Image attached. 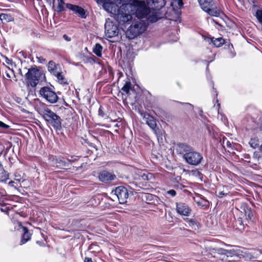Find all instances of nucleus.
Masks as SVG:
<instances>
[{
    "mask_svg": "<svg viewBox=\"0 0 262 262\" xmlns=\"http://www.w3.org/2000/svg\"><path fill=\"white\" fill-rule=\"evenodd\" d=\"M132 3L136 8V16L139 18L147 17L151 23L162 17L159 10L166 4L165 0H132Z\"/></svg>",
    "mask_w": 262,
    "mask_h": 262,
    "instance_id": "f257e3e1",
    "label": "nucleus"
},
{
    "mask_svg": "<svg viewBox=\"0 0 262 262\" xmlns=\"http://www.w3.org/2000/svg\"><path fill=\"white\" fill-rule=\"evenodd\" d=\"M39 113L48 123L56 130L61 128V119L56 113L52 111L45 104H42L38 109Z\"/></svg>",
    "mask_w": 262,
    "mask_h": 262,
    "instance_id": "f03ea898",
    "label": "nucleus"
},
{
    "mask_svg": "<svg viewBox=\"0 0 262 262\" xmlns=\"http://www.w3.org/2000/svg\"><path fill=\"white\" fill-rule=\"evenodd\" d=\"M25 78L28 86L35 88L38 84L46 81V76L43 72L37 68L28 69Z\"/></svg>",
    "mask_w": 262,
    "mask_h": 262,
    "instance_id": "7ed1b4c3",
    "label": "nucleus"
},
{
    "mask_svg": "<svg viewBox=\"0 0 262 262\" xmlns=\"http://www.w3.org/2000/svg\"><path fill=\"white\" fill-rule=\"evenodd\" d=\"M146 20H139L132 25L126 32V35L130 39H134L143 33L147 28L150 21ZM150 23H151L150 22Z\"/></svg>",
    "mask_w": 262,
    "mask_h": 262,
    "instance_id": "20e7f679",
    "label": "nucleus"
},
{
    "mask_svg": "<svg viewBox=\"0 0 262 262\" xmlns=\"http://www.w3.org/2000/svg\"><path fill=\"white\" fill-rule=\"evenodd\" d=\"M130 5L123 4L120 7L119 12L117 13L114 18L120 24H123L132 20L133 17L129 12Z\"/></svg>",
    "mask_w": 262,
    "mask_h": 262,
    "instance_id": "39448f33",
    "label": "nucleus"
},
{
    "mask_svg": "<svg viewBox=\"0 0 262 262\" xmlns=\"http://www.w3.org/2000/svg\"><path fill=\"white\" fill-rule=\"evenodd\" d=\"M201 8L210 15L219 16L221 11L215 5L213 0H198Z\"/></svg>",
    "mask_w": 262,
    "mask_h": 262,
    "instance_id": "423d86ee",
    "label": "nucleus"
},
{
    "mask_svg": "<svg viewBox=\"0 0 262 262\" xmlns=\"http://www.w3.org/2000/svg\"><path fill=\"white\" fill-rule=\"evenodd\" d=\"M183 157L188 164L194 166L200 164L203 159L201 153L192 150L190 152L184 154Z\"/></svg>",
    "mask_w": 262,
    "mask_h": 262,
    "instance_id": "0eeeda50",
    "label": "nucleus"
},
{
    "mask_svg": "<svg viewBox=\"0 0 262 262\" xmlns=\"http://www.w3.org/2000/svg\"><path fill=\"white\" fill-rule=\"evenodd\" d=\"M39 94L47 101L50 103L57 102L59 99L56 93L48 86L41 88L39 91Z\"/></svg>",
    "mask_w": 262,
    "mask_h": 262,
    "instance_id": "6e6552de",
    "label": "nucleus"
},
{
    "mask_svg": "<svg viewBox=\"0 0 262 262\" xmlns=\"http://www.w3.org/2000/svg\"><path fill=\"white\" fill-rule=\"evenodd\" d=\"M119 32L118 26L109 20H107L105 24V35L108 38H113L117 36Z\"/></svg>",
    "mask_w": 262,
    "mask_h": 262,
    "instance_id": "1a4fd4ad",
    "label": "nucleus"
},
{
    "mask_svg": "<svg viewBox=\"0 0 262 262\" xmlns=\"http://www.w3.org/2000/svg\"><path fill=\"white\" fill-rule=\"evenodd\" d=\"M98 178L102 183L110 184L117 179V176L113 172L103 170L99 172Z\"/></svg>",
    "mask_w": 262,
    "mask_h": 262,
    "instance_id": "9d476101",
    "label": "nucleus"
},
{
    "mask_svg": "<svg viewBox=\"0 0 262 262\" xmlns=\"http://www.w3.org/2000/svg\"><path fill=\"white\" fill-rule=\"evenodd\" d=\"M114 192L120 204H124L126 202V200L128 197V192L125 187L118 186L115 189Z\"/></svg>",
    "mask_w": 262,
    "mask_h": 262,
    "instance_id": "9b49d317",
    "label": "nucleus"
},
{
    "mask_svg": "<svg viewBox=\"0 0 262 262\" xmlns=\"http://www.w3.org/2000/svg\"><path fill=\"white\" fill-rule=\"evenodd\" d=\"M103 3L104 9L108 12L111 13L112 16L114 17L117 13L119 12L120 7L116 4L110 2H104Z\"/></svg>",
    "mask_w": 262,
    "mask_h": 262,
    "instance_id": "f8f14e48",
    "label": "nucleus"
},
{
    "mask_svg": "<svg viewBox=\"0 0 262 262\" xmlns=\"http://www.w3.org/2000/svg\"><path fill=\"white\" fill-rule=\"evenodd\" d=\"M176 209L179 214L184 216H189L191 212L188 205L183 202L176 203Z\"/></svg>",
    "mask_w": 262,
    "mask_h": 262,
    "instance_id": "ddd939ff",
    "label": "nucleus"
},
{
    "mask_svg": "<svg viewBox=\"0 0 262 262\" xmlns=\"http://www.w3.org/2000/svg\"><path fill=\"white\" fill-rule=\"evenodd\" d=\"M66 6L67 8L75 12L76 13L78 14L80 17L82 18H85L86 17L85 11L83 8L79 6L74 5L71 4H67Z\"/></svg>",
    "mask_w": 262,
    "mask_h": 262,
    "instance_id": "4468645a",
    "label": "nucleus"
},
{
    "mask_svg": "<svg viewBox=\"0 0 262 262\" xmlns=\"http://www.w3.org/2000/svg\"><path fill=\"white\" fill-rule=\"evenodd\" d=\"M3 71H4L3 74L4 78L9 81H11V79L14 78L15 81H17L13 68L5 66H4Z\"/></svg>",
    "mask_w": 262,
    "mask_h": 262,
    "instance_id": "2eb2a0df",
    "label": "nucleus"
},
{
    "mask_svg": "<svg viewBox=\"0 0 262 262\" xmlns=\"http://www.w3.org/2000/svg\"><path fill=\"white\" fill-rule=\"evenodd\" d=\"M144 118L146 121V124L149 126V127L156 133L158 128L157 127L156 119L149 114L145 115Z\"/></svg>",
    "mask_w": 262,
    "mask_h": 262,
    "instance_id": "dca6fc26",
    "label": "nucleus"
},
{
    "mask_svg": "<svg viewBox=\"0 0 262 262\" xmlns=\"http://www.w3.org/2000/svg\"><path fill=\"white\" fill-rule=\"evenodd\" d=\"M74 161V160L72 159H68L67 161H66L63 158H59L56 160L57 167L68 168L70 166V163Z\"/></svg>",
    "mask_w": 262,
    "mask_h": 262,
    "instance_id": "f3484780",
    "label": "nucleus"
},
{
    "mask_svg": "<svg viewBox=\"0 0 262 262\" xmlns=\"http://www.w3.org/2000/svg\"><path fill=\"white\" fill-rule=\"evenodd\" d=\"M241 251L237 248H233L229 250H226L225 255L228 257H241L242 255L241 253Z\"/></svg>",
    "mask_w": 262,
    "mask_h": 262,
    "instance_id": "a211bd4d",
    "label": "nucleus"
},
{
    "mask_svg": "<svg viewBox=\"0 0 262 262\" xmlns=\"http://www.w3.org/2000/svg\"><path fill=\"white\" fill-rule=\"evenodd\" d=\"M24 233L20 241V245H23L30 241L31 239V233L29 232V230L27 227L23 228Z\"/></svg>",
    "mask_w": 262,
    "mask_h": 262,
    "instance_id": "6ab92c4d",
    "label": "nucleus"
},
{
    "mask_svg": "<svg viewBox=\"0 0 262 262\" xmlns=\"http://www.w3.org/2000/svg\"><path fill=\"white\" fill-rule=\"evenodd\" d=\"M0 168L2 170L0 172V182L6 183L9 179V173L4 169L2 164H0Z\"/></svg>",
    "mask_w": 262,
    "mask_h": 262,
    "instance_id": "aec40b11",
    "label": "nucleus"
},
{
    "mask_svg": "<svg viewBox=\"0 0 262 262\" xmlns=\"http://www.w3.org/2000/svg\"><path fill=\"white\" fill-rule=\"evenodd\" d=\"M260 255V251L258 250H254L251 252L246 253V257L250 260H253L254 259L258 258Z\"/></svg>",
    "mask_w": 262,
    "mask_h": 262,
    "instance_id": "412c9836",
    "label": "nucleus"
},
{
    "mask_svg": "<svg viewBox=\"0 0 262 262\" xmlns=\"http://www.w3.org/2000/svg\"><path fill=\"white\" fill-rule=\"evenodd\" d=\"M132 84L129 81H126L123 86L121 89V91L123 92V94H125L127 96L130 95V90H132Z\"/></svg>",
    "mask_w": 262,
    "mask_h": 262,
    "instance_id": "4be33fe9",
    "label": "nucleus"
},
{
    "mask_svg": "<svg viewBox=\"0 0 262 262\" xmlns=\"http://www.w3.org/2000/svg\"><path fill=\"white\" fill-rule=\"evenodd\" d=\"M177 146L180 150V152L183 151L187 153L192 150V147L185 143H179Z\"/></svg>",
    "mask_w": 262,
    "mask_h": 262,
    "instance_id": "5701e85b",
    "label": "nucleus"
},
{
    "mask_svg": "<svg viewBox=\"0 0 262 262\" xmlns=\"http://www.w3.org/2000/svg\"><path fill=\"white\" fill-rule=\"evenodd\" d=\"M211 42L215 47H220L225 43V40L222 38H211Z\"/></svg>",
    "mask_w": 262,
    "mask_h": 262,
    "instance_id": "b1692460",
    "label": "nucleus"
},
{
    "mask_svg": "<svg viewBox=\"0 0 262 262\" xmlns=\"http://www.w3.org/2000/svg\"><path fill=\"white\" fill-rule=\"evenodd\" d=\"M235 226L236 229L242 231L245 230V225L241 217H238L235 222Z\"/></svg>",
    "mask_w": 262,
    "mask_h": 262,
    "instance_id": "393cba45",
    "label": "nucleus"
},
{
    "mask_svg": "<svg viewBox=\"0 0 262 262\" xmlns=\"http://www.w3.org/2000/svg\"><path fill=\"white\" fill-rule=\"evenodd\" d=\"M48 71L53 75H55V74L57 73L56 71L57 69V65L53 61H50L49 62L48 65Z\"/></svg>",
    "mask_w": 262,
    "mask_h": 262,
    "instance_id": "a878e982",
    "label": "nucleus"
},
{
    "mask_svg": "<svg viewBox=\"0 0 262 262\" xmlns=\"http://www.w3.org/2000/svg\"><path fill=\"white\" fill-rule=\"evenodd\" d=\"M102 47L100 43H96L93 48V52L98 57H101Z\"/></svg>",
    "mask_w": 262,
    "mask_h": 262,
    "instance_id": "bb28decb",
    "label": "nucleus"
},
{
    "mask_svg": "<svg viewBox=\"0 0 262 262\" xmlns=\"http://www.w3.org/2000/svg\"><path fill=\"white\" fill-rule=\"evenodd\" d=\"M57 6L55 9L57 12L59 13L64 10V2L63 0H57Z\"/></svg>",
    "mask_w": 262,
    "mask_h": 262,
    "instance_id": "cd10ccee",
    "label": "nucleus"
},
{
    "mask_svg": "<svg viewBox=\"0 0 262 262\" xmlns=\"http://www.w3.org/2000/svg\"><path fill=\"white\" fill-rule=\"evenodd\" d=\"M57 78L58 82L61 84L67 83V80L62 75V72H58L54 75Z\"/></svg>",
    "mask_w": 262,
    "mask_h": 262,
    "instance_id": "c85d7f7f",
    "label": "nucleus"
},
{
    "mask_svg": "<svg viewBox=\"0 0 262 262\" xmlns=\"http://www.w3.org/2000/svg\"><path fill=\"white\" fill-rule=\"evenodd\" d=\"M98 115L99 117L105 119H107L108 118V116L107 113H106L105 109L102 106H100L98 110Z\"/></svg>",
    "mask_w": 262,
    "mask_h": 262,
    "instance_id": "c756f323",
    "label": "nucleus"
},
{
    "mask_svg": "<svg viewBox=\"0 0 262 262\" xmlns=\"http://www.w3.org/2000/svg\"><path fill=\"white\" fill-rule=\"evenodd\" d=\"M186 222L189 224V225L190 226H191L192 228H194V229H196V228H195V226L196 227H198V225H196V223L195 222V221L191 219H187L186 220Z\"/></svg>",
    "mask_w": 262,
    "mask_h": 262,
    "instance_id": "7c9ffc66",
    "label": "nucleus"
},
{
    "mask_svg": "<svg viewBox=\"0 0 262 262\" xmlns=\"http://www.w3.org/2000/svg\"><path fill=\"white\" fill-rule=\"evenodd\" d=\"M10 16L6 14L2 13L0 14V19L2 21H6V22H8L10 20Z\"/></svg>",
    "mask_w": 262,
    "mask_h": 262,
    "instance_id": "2f4dec72",
    "label": "nucleus"
},
{
    "mask_svg": "<svg viewBox=\"0 0 262 262\" xmlns=\"http://www.w3.org/2000/svg\"><path fill=\"white\" fill-rule=\"evenodd\" d=\"M243 210H244V215L246 217V218L247 217L249 213V214L251 213V212L252 211L251 208H249V207H248L247 206H244Z\"/></svg>",
    "mask_w": 262,
    "mask_h": 262,
    "instance_id": "473e14b6",
    "label": "nucleus"
},
{
    "mask_svg": "<svg viewBox=\"0 0 262 262\" xmlns=\"http://www.w3.org/2000/svg\"><path fill=\"white\" fill-rule=\"evenodd\" d=\"M256 16L259 23L262 24V10H258L256 11Z\"/></svg>",
    "mask_w": 262,
    "mask_h": 262,
    "instance_id": "72a5a7b5",
    "label": "nucleus"
},
{
    "mask_svg": "<svg viewBox=\"0 0 262 262\" xmlns=\"http://www.w3.org/2000/svg\"><path fill=\"white\" fill-rule=\"evenodd\" d=\"M228 194V192H225L224 191V190H221V189H219L218 190V192H217V196L219 197V198H223L224 196H226Z\"/></svg>",
    "mask_w": 262,
    "mask_h": 262,
    "instance_id": "f704fd0d",
    "label": "nucleus"
},
{
    "mask_svg": "<svg viewBox=\"0 0 262 262\" xmlns=\"http://www.w3.org/2000/svg\"><path fill=\"white\" fill-rule=\"evenodd\" d=\"M14 181L17 183L20 184L21 182H23L25 180L23 179L20 174H15Z\"/></svg>",
    "mask_w": 262,
    "mask_h": 262,
    "instance_id": "c9c22d12",
    "label": "nucleus"
},
{
    "mask_svg": "<svg viewBox=\"0 0 262 262\" xmlns=\"http://www.w3.org/2000/svg\"><path fill=\"white\" fill-rule=\"evenodd\" d=\"M10 126L6 123H4L3 122L0 121V128L6 130L10 128Z\"/></svg>",
    "mask_w": 262,
    "mask_h": 262,
    "instance_id": "e433bc0d",
    "label": "nucleus"
},
{
    "mask_svg": "<svg viewBox=\"0 0 262 262\" xmlns=\"http://www.w3.org/2000/svg\"><path fill=\"white\" fill-rule=\"evenodd\" d=\"M5 62L8 65L7 66L4 64V66H6L7 67H10L11 68H13L14 63L13 62L12 60L9 59L7 57H6L5 59Z\"/></svg>",
    "mask_w": 262,
    "mask_h": 262,
    "instance_id": "4c0bfd02",
    "label": "nucleus"
},
{
    "mask_svg": "<svg viewBox=\"0 0 262 262\" xmlns=\"http://www.w3.org/2000/svg\"><path fill=\"white\" fill-rule=\"evenodd\" d=\"M142 177L143 180H149L152 178V174L151 173H143Z\"/></svg>",
    "mask_w": 262,
    "mask_h": 262,
    "instance_id": "58836bf2",
    "label": "nucleus"
},
{
    "mask_svg": "<svg viewBox=\"0 0 262 262\" xmlns=\"http://www.w3.org/2000/svg\"><path fill=\"white\" fill-rule=\"evenodd\" d=\"M226 250L223 248H217L215 250V252L216 253H218L219 254L221 255H224L226 254Z\"/></svg>",
    "mask_w": 262,
    "mask_h": 262,
    "instance_id": "ea45409f",
    "label": "nucleus"
},
{
    "mask_svg": "<svg viewBox=\"0 0 262 262\" xmlns=\"http://www.w3.org/2000/svg\"><path fill=\"white\" fill-rule=\"evenodd\" d=\"M9 186L12 187H14L15 188H16V187L18 186V183L15 182V181H10L8 183Z\"/></svg>",
    "mask_w": 262,
    "mask_h": 262,
    "instance_id": "a19ab883",
    "label": "nucleus"
},
{
    "mask_svg": "<svg viewBox=\"0 0 262 262\" xmlns=\"http://www.w3.org/2000/svg\"><path fill=\"white\" fill-rule=\"evenodd\" d=\"M46 2L51 6L53 9L55 8L54 2L55 0H46Z\"/></svg>",
    "mask_w": 262,
    "mask_h": 262,
    "instance_id": "79ce46f5",
    "label": "nucleus"
},
{
    "mask_svg": "<svg viewBox=\"0 0 262 262\" xmlns=\"http://www.w3.org/2000/svg\"><path fill=\"white\" fill-rule=\"evenodd\" d=\"M253 214L252 211H251V213H250V214L249 213L248 214V215L246 218V219L247 221H253Z\"/></svg>",
    "mask_w": 262,
    "mask_h": 262,
    "instance_id": "37998d69",
    "label": "nucleus"
},
{
    "mask_svg": "<svg viewBox=\"0 0 262 262\" xmlns=\"http://www.w3.org/2000/svg\"><path fill=\"white\" fill-rule=\"evenodd\" d=\"M167 193L171 195L172 196H174L176 195V192L174 190H170L167 191Z\"/></svg>",
    "mask_w": 262,
    "mask_h": 262,
    "instance_id": "c03bdc74",
    "label": "nucleus"
},
{
    "mask_svg": "<svg viewBox=\"0 0 262 262\" xmlns=\"http://www.w3.org/2000/svg\"><path fill=\"white\" fill-rule=\"evenodd\" d=\"M63 38L64 39V40H66V41H70L71 40V38L70 37H69V36H68L66 34H64L63 35Z\"/></svg>",
    "mask_w": 262,
    "mask_h": 262,
    "instance_id": "a18cd8bd",
    "label": "nucleus"
},
{
    "mask_svg": "<svg viewBox=\"0 0 262 262\" xmlns=\"http://www.w3.org/2000/svg\"><path fill=\"white\" fill-rule=\"evenodd\" d=\"M258 127L260 130H262V116L260 118V122L258 124Z\"/></svg>",
    "mask_w": 262,
    "mask_h": 262,
    "instance_id": "49530a36",
    "label": "nucleus"
},
{
    "mask_svg": "<svg viewBox=\"0 0 262 262\" xmlns=\"http://www.w3.org/2000/svg\"><path fill=\"white\" fill-rule=\"evenodd\" d=\"M193 174L195 176H198L199 177H201L202 176V174L198 170H195L193 171Z\"/></svg>",
    "mask_w": 262,
    "mask_h": 262,
    "instance_id": "de8ad7c7",
    "label": "nucleus"
},
{
    "mask_svg": "<svg viewBox=\"0 0 262 262\" xmlns=\"http://www.w3.org/2000/svg\"><path fill=\"white\" fill-rule=\"evenodd\" d=\"M185 105L188 106V108L190 110H192L193 106L192 104L188 103H184Z\"/></svg>",
    "mask_w": 262,
    "mask_h": 262,
    "instance_id": "09e8293b",
    "label": "nucleus"
},
{
    "mask_svg": "<svg viewBox=\"0 0 262 262\" xmlns=\"http://www.w3.org/2000/svg\"><path fill=\"white\" fill-rule=\"evenodd\" d=\"M84 262H93V261H92V258H91L86 257L84 258Z\"/></svg>",
    "mask_w": 262,
    "mask_h": 262,
    "instance_id": "8fccbe9b",
    "label": "nucleus"
},
{
    "mask_svg": "<svg viewBox=\"0 0 262 262\" xmlns=\"http://www.w3.org/2000/svg\"><path fill=\"white\" fill-rule=\"evenodd\" d=\"M225 145L227 146V147H228L229 148L232 147V144L228 140H227V142L225 143Z\"/></svg>",
    "mask_w": 262,
    "mask_h": 262,
    "instance_id": "3c124183",
    "label": "nucleus"
},
{
    "mask_svg": "<svg viewBox=\"0 0 262 262\" xmlns=\"http://www.w3.org/2000/svg\"><path fill=\"white\" fill-rule=\"evenodd\" d=\"M227 140H227V139L226 138H225V137H223V144L224 145H225V143H226Z\"/></svg>",
    "mask_w": 262,
    "mask_h": 262,
    "instance_id": "603ef678",
    "label": "nucleus"
},
{
    "mask_svg": "<svg viewBox=\"0 0 262 262\" xmlns=\"http://www.w3.org/2000/svg\"><path fill=\"white\" fill-rule=\"evenodd\" d=\"M105 0H97V2L103 3Z\"/></svg>",
    "mask_w": 262,
    "mask_h": 262,
    "instance_id": "864d4df0",
    "label": "nucleus"
},
{
    "mask_svg": "<svg viewBox=\"0 0 262 262\" xmlns=\"http://www.w3.org/2000/svg\"><path fill=\"white\" fill-rule=\"evenodd\" d=\"M260 150H261V151H262V145H261V146H260Z\"/></svg>",
    "mask_w": 262,
    "mask_h": 262,
    "instance_id": "5fc2aeb1",
    "label": "nucleus"
},
{
    "mask_svg": "<svg viewBox=\"0 0 262 262\" xmlns=\"http://www.w3.org/2000/svg\"><path fill=\"white\" fill-rule=\"evenodd\" d=\"M2 170V169H1V168H0V172H1Z\"/></svg>",
    "mask_w": 262,
    "mask_h": 262,
    "instance_id": "6e6d98bb",
    "label": "nucleus"
}]
</instances>
